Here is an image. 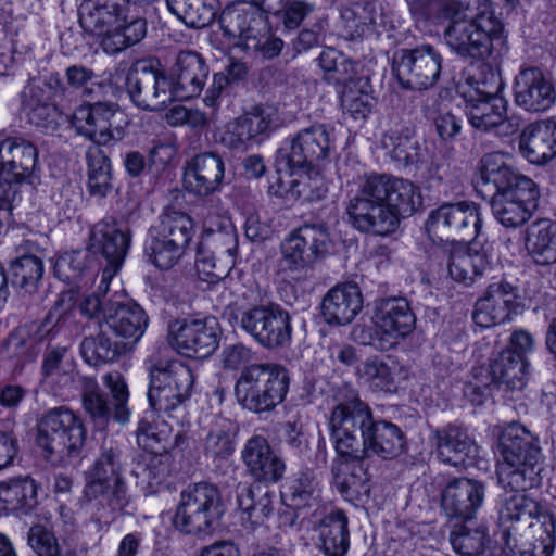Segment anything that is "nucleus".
I'll use <instances>...</instances> for the list:
<instances>
[{
	"instance_id": "6",
	"label": "nucleus",
	"mask_w": 556,
	"mask_h": 556,
	"mask_svg": "<svg viewBox=\"0 0 556 556\" xmlns=\"http://www.w3.org/2000/svg\"><path fill=\"white\" fill-rule=\"evenodd\" d=\"M287 369L274 363H255L244 367L235 384V396L245 409L268 413L281 404L288 393Z\"/></svg>"
},
{
	"instance_id": "13",
	"label": "nucleus",
	"mask_w": 556,
	"mask_h": 556,
	"mask_svg": "<svg viewBox=\"0 0 556 556\" xmlns=\"http://www.w3.org/2000/svg\"><path fill=\"white\" fill-rule=\"evenodd\" d=\"M372 329H363L361 342L379 351H388L409 336L416 316L405 298H387L376 302Z\"/></svg>"
},
{
	"instance_id": "36",
	"label": "nucleus",
	"mask_w": 556,
	"mask_h": 556,
	"mask_svg": "<svg viewBox=\"0 0 556 556\" xmlns=\"http://www.w3.org/2000/svg\"><path fill=\"white\" fill-rule=\"evenodd\" d=\"M175 94L179 99L199 96L208 76L204 59L195 51H180L173 67Z\"/></svg>"
},
{
	"instance_id": "52",
	"label": "nucleus",
	"mask_w": 556,
	"mask_h": 556,
	"mask_svg": "<svg viewBox=\"0 0 556 556\" xmlns=\"http://www.w3.org/2000/svg\"><path fill=\"white\" fill-rule=\"evenodd\" d=\"M274 494L261 486H242L238 492L239 508L252 523H262L274 511Z\"/></svg>"
},
{
	"instance_id": "33",
	"label": "nucleus",
	"mask_w": 556,
	"mask_h": 556,
	"mask_svg": "<svg viewBox=\"0 0 556 556\" xmlns=\"http://www.w3.org/2000/svg\"><path fill=\"white\" fill-rule=\"evenodd\" d=\"M225 174L222 156L214 152L195 155L186 166L184 186L190 193L206 197L220 189Z\"/></svg>"
},
{
	"instance_id": "7",
	"label": "nucleus",
	"mask_w": 556,
	"mask_h": 556,
	"mask_svg": "<svg viewBox=\"0 0 556 556\" xmlns=\"http://www.w3.org/2000/svg\"><path fill=\"white\" fill-rule=\"evenodd\" d=\"M36 428V444L48 460L77 457L87 439L83 420L65 406L46 412Z\"/></svg>"
},
{
	"instance_id": "34",
	"label": "nucleus",
	"mask_w": 556,
	"mask_h": 556,
	"mask_svg": "<svg viewBox=\"0 0 556 556\" xmlns=\"http://www.w3.org/2000/svg\"><path fill=\"white\" fill-rule=\"evenodd\" d=\"M218 23L225 37L239 40L245 47H256L257 26L262 16L250 2L241 1L227 5L220 13Z\"/></svg>"
},
{
	"instance_id": "18",
	"label": "nucleus",
	"mask_w": 556,
	"mask_h": 556,
	"mask_svg": "<svg viewBox=\"0 0 556 556\" xmlns=\"http://www.w3.org/2000/svg\"><path fill=\"white\" fill-rule=\"evenodd\" d=\"M331 245L329 229L324 223H305L294 229L281 245L288 269L301 271L324 258Z\"/></svg>"
},
{
	"instance_id": "9",
	"label": "nucleus",
	"mask_w": 556,
	"mask_h": 556,
	"mask_svg": "<svg viewBox=\"0 0 556 556\" xmlns=\"http://www.w3.org/2000/svg\"><path fill=\"white\" fill-rule=\"evenodd\" d=\"M193 223L189 215L165 210L157 225L148 229L143 254L160 269L172 268L184 255L191 241Z\"/></svg>"
},
{
	"instance_id": "61",
	"label": "nucleus",
	"mask_w": 556,
	"mask_h": 556,
	"mask_svg": "<svg viewBox=\"0 0 556 556\" xmlns=\"http://www.w3.org/2000/svg\"><path fill=\"white\" fill-rule=\"evenodd\" d=\"M53 269L58 279L68 285L77 283L88 269L87 253L83 251L66 252L56 258Z\"/></svg>"
},
{
	"instance_id": "20",
	"label": "nucleus",
	"mask_w": 556,
	"mask_h": 556,
	"mask_svg": "<svg viewBox=\"0 0 556 556\" xmlns=\"http://www.w3.org/2000/svg\"><path fill=\"white\" fill-rule=\"evenodd\" d=\"M122 116L114 104L96 102L78 106L72 123L78 134L100 146L124 138V129L117 124Z\"/></svg>"
},
{
	"instance_id": "46",
	"label": "nucleus",
	"mask_w": 556,
	"mask_h": 556,
	"mask_svg": "<svg viewBox=\"0 0 556 556\" xmlns=\"http://www.w3.org/2000/svg\"><path fill=\"white\" fill-rule=\"evenodd\" d=\"M201 245L216 254L218 262L233 266L238 249V235L229 219L222 220L216 229L207 228L204 231Z\"/></svg>"
},
{
	"instance_id": "38",
	"label": "nucleus",
	"mask_w": 556,
	"mask_h": 556,
	"mask_svg": "<svg viewBox=\"0 0 556 556\" xmlns=\"http://www.w3.org/2000/svg\"><path fill=\"white\" fill-rule=\"evenodd\" d=\"M527 367L526 357L518 355L511 349H504L491 361L489 367H484V370L490 374L491 382L495 388L513 392L526 387Z\"/></svg>"
},
{
	"instance_id": "57",
	"label": "nucleus",
	"mask_w": 556,
	"mask_h": 556,
	"mask_svg": "<svg viewBox=\"0 0 556 556\" xmlns=\"http://www.w3.org/2000/svg\"><path fill=\"white\" fill-rule=\"evenodd\" d=\"M319 66L327 75V79L334 84H345L356 73V64L334 48H326L318 58Z\"/></svg>"
},
{
	"instance_id": "58",
	"label": "nucleus",
	"mask_w": 556,
	"mask_h": 556,
	"mask_svg": "<svg viewBox=\"0 0 556 556\" xmlns=\"http://www.w3.org/2000/svg\"><path fill=\"white\" fill-rule=\"evenodd\" d=\"M328 192V186L318 172H305L293 179L289 193L295 199L305 202L321 200Z\"/></svg>"
},
{
	"instance_id": "40",
	"label": "nucleus",
	"mask_w": 556,
	"mask_h": 556,
	"mask_svg": "<svg viewBox=\"0 0 556 556\" xmlns=\"http://www.w3.org/2000/svg\"><path fill=\"white\" fill-rule=\"evenodd\" d=\"M514 492L513 495L505 496L502 500L498 510L500 526L509 529L514 523L523 519H534V521L530 522V528L534 532H539L542 515L552 513L544 509L539 502L525 494V491ZM504 533L506 534V530H504Z\"/></svg>"
},
{
	"instance_id": "23",
	"label": "nucleus",
	"mask_w": 556,
	"mask_h": 556,
	"mask_svg": "<svg viewBox=\"0 0 556 556\" xmlns=\"http://www.w3.org/2000/svg\"><path fill=\"white\" fill-rule=\"evenodd\" d=\"M515 103L532 113L545 112L556 101L553 75L538 66L520 68L514 79Z\"/></svg>"
},
{
	"instance_id": "35",
	"label": "nucleus",
	"mask_w": 556,
	"mask_h": 556,
	"mask_svg": "<svg viewBox=\"0 0 556 556\" xmlns=\"http://www.w3.org/2000/svg\"><path fill=\"white\" fill-rule=\"evenodd\" d=\"M363 308V294L356 283H341L323 298L321 315L329 325L344 326L354 320Z\"/></svg>"
},
{
	"instance_id": "48",
	"label": "nucleus",
	"mask_w": 556,
	"mask_h": 556,
	"mask_svg": "<svg viewBox=\"0 0 556 556\" xmlns=\"http://www.w3.org/2000/svg\"><path fill=\"white\" fill-rule=\"evenodd\" d=\"M341 106L355 121H365L376 104L367 78L351 79L343 84Z\"/></svg>"
},
{
	"instance_id": "4",
	"label": "nucleus",
	"mask_w": 556,
	"mask_h": 556,
	"mask_svg": "<svg viewBox=\"0 0 556 556\" xmlns=\"http://www.w3.org/2000/svg\"><path fill=\"white\" fill-rule=\"evenodd\" d=\"M123 470L121 444L112 438H105L93 464L85 472L84 505L94 521L109 523L127 504Z\"/></svg>"
},
{
	"instance_id": "17",
	"label": "nucleus",
	"mask_w": 556,
	"mask_h": 556,
	"mask_svg": "<svg viewBox=\"0 0 556 556\" xmlns=\"http://www.w3.org/2000/svg\"><path fill=\"white\" fill-rule=\"evenodd\" d=\"M126 90L132 103L147 111H162L177 98L173 79L147 63H139L129 70Z\"/></svg>"
},
{
	"instance_id": "54",
	"label": "nucleus",
	"mask_w": 556,
	"mask_h": 556,
	"mask_svg": "<svg viewBox=\"0 0 556 556\" xmlns=\"http://www.w3.org/2000/svg\"><path fill=\"white\" fill-rule=\"evenodd\" d=\"M486 262L479 254H471L467 250H454L447 262V270L453 280L471 285L476 277L483 275Z\"/></svg>"
},
{
	"instance_id": "64",
	"label": "nucleus",
	"mask_w": 556,
	"mask_h": 556,
	"mask_svg": "<svg viewBox=\"0 0 556 556\" xmlns=\"http://www.w3.org/2000/svg\"><path fill=\"white\" fill-rule=\"evenodd\" d=\"M27 542L37 556H60L61 547L54 533L42 525L30 527Z\"/></svg>"
},
{
	"instance_id": "15",
	"label": "nucleus",
	"mask_w": 556,
	"mask_h": 556,
	"mask_svg": "<svg viewBox=\"0 0 556 556\" xmlns=\"http://www.w3.org/2000/svg\"><path fill=\"white\" fill-rule=\"evenodd\" d=\"M482 218L479 205L473 202H457L441 205L432 211L426 229L440 241L470 242L481 235Z\"/></svg>"
},
{
	"instance_id": "32",
	"label": "nucleus",
	"mask_w": 556,
	"mask_h": 556,
	"mask_svg": "<svg viewBox=\"0 0 556 556\" xmlns=\"http://www.w3.org/2000/svg\"><path fill=\"white\" fill-rule=\"evenodd\" d=\"M38 151L22 138H7L0 143V177L16 185L28 179L37 167Z\"/></svg>"
},
{
	"instance_id": "56",
	"label": "nucleus",
	"mask_w": 556,
	"mask_h": 556,
	"mask_svg": "<svg viewBox=\"0 0 556 556\" xmlns=\"http://www.w3.org/2000/svg\"><path fill=\"white\" fill-rule=\"evenodd\" d=\"M88 164V188L91 194L104 197L111 185V166L109 157L99 148L90 147L86 153Z\"/></svg>"
},
{
	"instance_id": "28",
	"label": "nucleus",
	"mask_w": 556,
	"mask_h": 556,
	"mask_svg": "<svg viewBox=\"0 0 556 556\" xmlns=\"http://www.w3.org/2000/svg\"><path fill=\"white\" fill-rule=\"evenodd\" d=\"M484 491L478 480L455 478L442 491L441 507L450 519L470 520L483 503Z\"/></svg>"
},
{
	"instance_id": "5",
	"label": "nucleus",
	"mask_w": 556,
	"mask_h": 556,
	"mask_svg": "<svg viewBox=\"0 0 556 556\" xmlns=\"http://www.w3.org/2000/svg\"><path fill=\"white\" fill-rule=\"evenodd\" d=\"M498 483L510 491H527L541 484L543 470L539 439L519 422L509 424L498 440Z\"/></svg>"
},
{
	"instance_id": "19",
	"label": "nucleus",
	"mask_w": 556,
	"mask_h": 556,
	"mask_svg": "<svg viewBox=\"0 0 556 556\" xmlns=\"http://www.w3.org/2000/svg\"><path fill=\"white\" fill-rule=\"evenodd\" d=\"M239 324L263 348L279 349L291 341V317L279 305L245 309L240 314Z\"/></svg>"
},
{
	"instance_id": "8",
	"label": "nucleus",
	"mask_w": 556,
	"mask_h": 556,
	"mask_svg": "<svg viewBox=\"0 0 556 556\" xmlns=\"http://www.w3.org/2000/svg\"><path fill=\"white\" fill-rule=\"evenodd\" d=\"M472 89L466 94V114L471 126L481 131L494 130L500 136H509L518 125L507 117V101L497 93L501 88L498 74L490 72L489 77L466 79Z\"/></svg>"
},
{
	"instance_id": "3",
	"label": "nucleus",
	"mask_w": 556,
	"mask_h": 556,
	"mask_svg": "<svg viewBox=\"0 0 556 556\" xmlns=\"http://www.w3.org/2000/svg\"><path fill=\"white\" fill-rule=\"evenodd\" d=\"M440 11L448 21L444 41L460 59L497 61L507 51L504 23L492 8L485 7L467 17L459 1L448 0L441 4Z\"/></svg>"
},
{
	"instance_id": "21",
	"label": "nucleus",
	"mask_w": 556,
	"mask_h": 556,
	"mask_svg": "<svg viewBox=\"0 0 556 556\" xmlns=\"http://www.w3.org/2000/svg\"><path fill=\"white\" fill-rule=\"evenodd\" d=\"M344 36L350 40L378 38L393 29V23L372 0L342 3L338 8Z\"/></svg>"
},
{
	"instance_id": "53",
	"label": "nucleus",
	"mask_w": 556,
	"mask_h": 556,
	"mask_svg": "<svg viewBox=\"0 0 556 556\" xmlns=\"http://www.w3.org/2000/svg\"><path fill=\"white\" fill-rule=\"evenodd\" d=\"M46 323L16 329L7 339V350L12 357L33 362L39 355V341Z\"/></svg>"
},
{
	"instance_id": "37",
	"label": "nucleus",
	"mask_w": 556,
	"mask_h": 556,
	"mask_svg": "<svg viewBox=\"0 0 556 556\" xmlns=\"http://www.w3.org/2000/svg\"><path fill=\"white\" fill-rule=\"evenodd\" d=\"M270 126L269 114L263 109H254L229 122L220 136V142L230 150L245 151Z\"/></svg>"
},
{
	"instance_id": "62",
	"label": "nucleus",
	"mask_w": 556,
	"mask_h": 556,
	"mask_svg": "<svg viewBox=\"0 0 556 556\" xmlns=\"http://www.w3.org/2000/svg\"><path fill=\"white\" fill-rule=\"evenodd\" d=\"M541 528H539L538 538L530 547L520 551V556H551L554 549L556 517L554 514H543Z\"/></svg>"
},
{
	"instance_id": "60",
	"label": "nucleus",
	"mask_w": 556,
	"mask_h": 556,
	"mask_svg": "<svg viewBox=\"0 0 556 556\" xmlns=\"http://www.w3.org/2000/svg\"><path fill=\"white\" fill-rule=\"evenodd\" d=\"M450 541L462 556H478L484 551L486 534L483 530L460 526L452 531Z\"/></svg>"
},
{
	"instance_id": "10",
	"label": "nucleus",
	"mask_w": 556,
	"mask_h": 556,
	"mask_svg": "<svg viewBox=\"0 0 556 556\" xmlns=\"http://www.w3.org/2000/svg\"><path fill=\"white\" fill-rule=\"evenodd\" d=\"M79 308L88 318L102 321L118 341L127 342L128 352L142 338L149 325L146 311L135 302L88 295Z\"/></svg>"
},
{
	"instance_id": "29",
	"label": "nucleus",
	"mask_w": 556,
	"mask_h": 556,
	"mask_svg": "<svg viewBox=\"0 0 556 556\" xmlns=\"http://www.w3.org/2000/svg\"><path fill=\"white\" fill-rule=\"evenodd\" d=\"M241 459L248 473L258 482L276 483L282 479L286 471L285 462L263 435H253L245 442Z\"/></svg>"
},
{
	"instance_id": "59",
	"label": "nucleus",
	"mask_w": 556,
	"mask_h": 556,
	"mask_svg": "<svg viewBox=\"0 0 556 556\" xmlns=\"http://www.w3.org/2000/svg\"><path fill=\"white\" fill-rule=\"evenodd\" d=\"M81 400L85 410L93 420L104 422L111 415L109 403L94 378L81 379Z\"/></svg>"
},
{
	"instance_id": "45",
	"label": "nucleus",
	"mask_w": 556,
	"mask_h": 556,
	"mask_svg": "<svg viewBox=\"0 0 556 556\" xmlns=\"http://www.w3.org/2000/svg\"><path fill=\"white\" fill-rule=\"evenodd\" d=\"M43 334L39 341V354L43 353L42 375L49 377L56 372L63 358L71 349L73 341L65 331L45 325Z\"/></svg>"
},
{
	"instance_id": "42",
	"label": "nucleus",
	"mask_w": 556,
	"mask_h": 556,
	"mask_svg": "<svg viewBox=\"0 0 556 556\" xmlns=\"http://www.w3.org/2000/svg\"><path fill=\"white\" fill-rule=\"evenodd\" d=\"M526 248L535 264H555L556 222L547 218L533 222L527 229Z\"/></svg>"
},
{
	"instance_id": "41",
	"label": "nucleus",
	"mask_w": 556,
	"mask_h": 556,
	"mask_svg": "<svg viewBox=\"0 0 556 556\" xmlns=\"http://www.w3.org/2000/svg\"><path fill=\"white\" fill-rule=\"evenodd\" d=\"M99 324V332L85 337L80 343L81 357L91 366L112 363L128 352L127 342L113 339L104 324Z\"/></svg>"
},
{
	"instance_id": "44",
	"label": "nucleus",
	"mask_w": 556,
	"mask_h": 556,
	"mask_svg": "<svg viewBox=\"0 0 556 556\" xmlns=\"http://www.w3.org/2000/svg\"><path fill=\"white\" fill-rule=\"evenodd\" d=\"M319 497L318 481L312 470L300 471L291 477L281 492L285 504L295 510L314 506Z\"/></svg>"
},
{
	"instance_id": "51",
	"label": "nucleus",
	"mask_w": 556,
	"mask_h": 556,
	"mask_svg": "<svg viewBox=\"0 0 556 556\" xmlns=\"http://www.w3.org/2000/svg\"><path fill=\"white\" fill-rule=\"evenodd\" d=\"M333 484L336 489L349 501H358L369 494L368 477L363 469V463L358 468L348 463L332 467Z\"/></svg>"
},
{
	"instance_id": "24",
	"label": "nucleus",
	"mask_w": 556,
	"mask_h": 556,
	"mask_svg": "<svg viewBox=\"0 0 556 556\" xmlns=\"http://www.w3.org/2000/svg\"><path fill=\"white\" fill-rule=\"evenodd\" d=\"M526 181L534 182L532 179L517 173L507 163L503 153L492 152L486 153L480 160L475 187L483 199H490L491 195L517 191Z\"/></svg>"
},
{
	"instance_id": "55",
	"label": "nucleus",
	"mask_w": 556,
	"mask_h": 556,
	"mask_svg": "<svg viewBox=\"0 0 556 556\" xmlns=\"http://www.w3.org/2000/svg\"><path fill=\"white\" fill-rule=\"evenodd\" d=\"M37 488L28 478L0 482V501L10 509H28L36 504Z\"/></svg>"
},
{
	"instance_id": "30",
	"label": "nucleus",
	"mask_w": 556,
	"mask_h": 556,
	"mask_svg": "<svg viewBox=\"0 0 556 556\" xmlns=\"http://www.w3.org/2000/svg\"><path fill=\"white\" fill-rule=\"evenodd\" d=\"M516 289L507 281L500 280L488 286L475 305L472 318L483 328L506 321L516 304Z\"/></svg>"
},
{
	"instance_id": "25",
	"label": "nucleus",
	"mask_w": 556,
	"mask_h": 556,
	"mask_svg": "<svg viewBox=\"0 0 556 556\" xmlns=\"http://www.w3.org/2000/svg\"><path fill=\"white\" fill-rule=\"evenodd\" d=\"M131 242L128 227H122L115 219L97 223L90 232L89 249L101 253L106 260L104 276L116 275L121 269Z\"/></svg>"
},
{
	"instance_id": "22",
	"label": "nucleus",
	"mask_w": 556,
	"mask_h": 556,
	"mask_svg": "<svg viewBox=\"0 0 556 556\" xmlns=\"http://www.w3.org/2000/svg\"><path fill=\"white\" fill-rule=\"evenodd\" d=\"M330 152V136L324 124H314L292 136L279 150V160L290 168L313 167Z\"/></svg>"
},
{
	"instance_id": "49",
	"label": "nucleus",
	"mask_w": 556,
	"mask_h": 556,
	"mask_svg": "<svg viewBox=\"0 0 556 556\" xmlns=\"http://www.w3.org/2000/svg\"><path fill=\"white\" fill-rule=\"evenodd\" d=\"M12 285L24 294H34L42 282L45 265L40 257L26 254L11 263Z\"/></svg>"
},
{
	"instance_id": "27",
	"label": "nucleus",
	"mask_w": 556,
	"mask_h": 556,
	"mask_svg": "<svg viewBox=\"0 0 556 556\" xmlns=\"http://www.w3.org/2000/svg\"><path fill=\"white\" fill-rule=\"evenodd\" d=\"M540 192L535 182H523L517 191L490 197L495 218L505 227L523 225L538 207Z\"/></svg>"
},
{
	"instance_id": "1",
	"label": "nucleus",
	"mask_w": 556,
	"mask_h": 556,
	"mask_svg": "<svg viewBox=\"0 0 556 556\" xmlns=\"http://www.w3.org/2000/svg\"><path fill=\"white\" fill-rule=\"evenodd\" d=\"M329 425L336 451L346 460L394 459L405 447L403 431L390 421L376 420L368 404L357 396L334 406Z\"/></svg>"
},
{
	"instance_id": "47",
	"label": "nucleus",
	"mask_w": 556,
	"mask_h": 556,
	"mask_svg": "<svg viewBox=\"0 0 556 556\" xmlns=\"http://www.w3.org/2000/svg\"><path fill=\"white\" fill-rule=\"evenodd\" d=\"M170 13L190 28H204L215 20L216 0H166Z\"/></svg>"
},
{
	"instance_id": "39",
	"label": "nucleus",
	"mask_w": 556,
	"mask_h": 556,
	"mask_svg": "<svg viewBox=\"0 0 556 556\" xmlns=\"http://www.w3.org/2000/svg\"><path fill=\"white\" fill-rule=\"evenodd\" d=\"M519 148L533 164H544L556 155V122L541 121L530 124L521 134Z\"/></svg>"
},
{
	"instance_id": "43",
	"label": "nucleus",
	"mask_w": 556,
	"mask_h": 556,
	"mask_svg": "<svg viewBox=\"0 0 556 556\" xmlns=\"http://www.w3.org/2000/svg\"><path fill=\"white\" fill-rule=\"evenodd\" d=\"M348 517L342 510L331 511L318 525L320 549L326 556H344L350 546Z\"/></svg>"
},
{
	"instance_id": "26",
	"label": "nucleus",
	"mask_w": 556,
	"mask_h": 556,
	"mask_svg": "<svg viewBox=\"0 0 556 556\" xmlns=\"http://www.w3.org/2000/svg\"><path fill=\"white\" fill-rule=\"evenodd\" d=\"M131 3L136 0H84L78 9L79 24L90 35L112 37L121 30L124 11Z\"/></svg>"
},
{
	"instance_id": "11",
	"label": "nucleus",
	"mask_w": 556,
	"mask_h": 556,
	"mask_svg": "<svg viewBox=\"0 0 556 556\" xmlns=\"http://www.w3.org/2000/svg\"><path fill=\"white\" fill-rule=\"evenodd\" d=\"M148 371V401L153 410L170 415L189 399L194 377L182 362L151 359Z\"/></svg>"
},
{
	"instance_id": "2",
	"label": "nucleus",
	"mask_w": 556,
	"mask_h": 556,
	"mask_svg": "<svg viewBox=\"0 0 556 556\" xmlns=\"http://www.w3.org/2000/svg\"><path fill=\"white\" fill-rule=\"evenodd\" d=\"M420 203V195L410 181L371 174L359 180L345 211L355 229L384 237L394 232L400 219L410 216Z\"/></svg>"
},
{
	"instance_id": "50",
	"label": "nucleus",
	"mask_w": 556,
	"mask_h": 556,
	"mask_svg": "<svg viewBox=\"0 0 556 556\" xmlns=\"http://www.w3.org/2000/svg\"><path fill=\"white\" fill-rule=\"evenodd\" d=\"M128 4L124 11L121 30L114 31L112 37L102 39V47L109 53H116L126 48L140 42L147 35V21L142 17L131 14Z\"/></svg>"
},
{
	"instance_id": "63",
	"label": "nucleus",
	"mask_w": 556,
	"mask_h": 556,
	"mask_svg": "<svg viewBox=\"0 0 556 556\" xmlns=\"http://www.w3.org/2000/svg\"><path fill=\"white\" fill-rule=\"evenodd\" d=\"M358 375L382 391H391L395 387V376L391 367L377 357L362 363Z\"/></svg>"
},
{
	"instance_id": "31",
	"label": "nucleus",
	"mask_w": 556,
	"mask_h": 556,
	"mask_svg": "<svg viewBox=\"0 0 556 556\" xmlns=\"http://www.w3.org/2000/svg\"><path fill=\"white\" fill-rule=\"evenodd\" d=\"M438 458L452 467L465 468L468 460L476 458L478 445L460 426L448 424L432 432Z\"/></svg>"
},
{
	"instance_id": "12",
	"label": "nucleus",
	"mask_w": 556,
	"mask_h": 556,
	"mask_svg": "<svg viewBox=\"0 0 556 556\" xmlns=\"http://www.w3.org/2000/svg\"><path fill=\"white\" fill-rule=\"evenodd\" d=\"M224 514L219 490L212 483L189 484L180 494L174 526L187 534L210 533Z\"/></svg>"
},
{
	"instance_id": "16",
	"label": "nucleus",
	"mask_w": 556,
	"mask_h": 556,
	"mask_svg": "<svg viewBox=\"0 0 556 556\" xmlns=\"http://www.w3.org/2000/svg\"><path fill=\"white\" fill-rule=\"evenodd\" d=\"M222 328L214 317L176 319L168 325V342L180 355L207 358L218 348Z\"/></svg>"
},
{
	"instance_id": "14",
	"label": "nucleus",
	"mask_w": 556,
	"mask_h": 556,
	"mask_svg": "<svg viewBox=\"0 0 556 556\" xmlns=\"http://www.w3.org/2000/svg\"><path fill=\"white\" fill-rule=\"evenodd\" d=\"M443 56L429 43L399 49L392 56V72L400 86L407 90H429L442 72Z\"/></svg>"
}]
</instances>
